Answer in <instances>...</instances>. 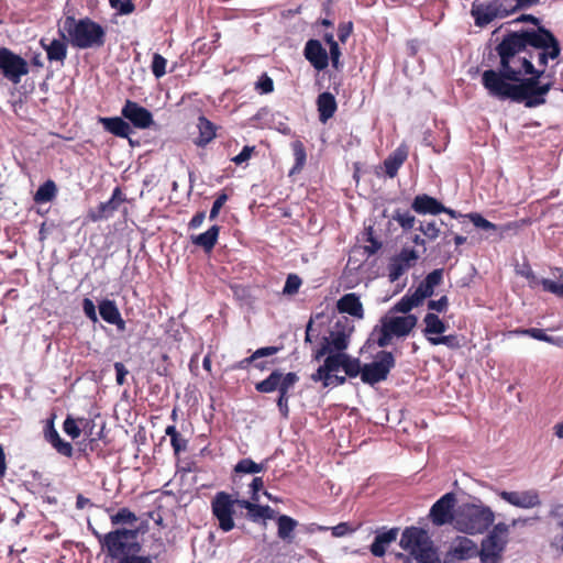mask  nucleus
<instances>
[{
  "mask_svg": "<svg viewBox=\"0 0 563 563\" xmlns=\"http://www.w3.org/2000/svg\"><path fill=\"white\" fill-rule=\"evenodd\" d=\"M498 495L506 503L519 508H533L541 505L539 494L534 489L525 492L501 490Z\"/></svg>",
  "mask_w": 563,
  "mask_h": 563,
  "instance_id": "obj_21",
  "label": "nucleus"
},
{
  "mask_svg": "<svg viewBox=\"0 0 563 563\" xmlns=\"http://www.w3.org/2000/svg\"><path fill=\"white\" fill-rule=\"evenodd\" d=\"M52 446L63 456L71 457L74 454V448L71 443L64 441L59 438Z\"/></svg>",
  "mask_w": 563,
  "mask_h": 563,
  "instance_id": "obj_59",
  "label": "nucleus"
},
{
  "mask_svg": "<svg viewBox=\"0 0 563 563\" xmlns=\"http://www.w3.org/2000/svg\"><path fill=\"white\" fill-rule=\"evenodd\" d=\"M317 110L319 114V121L327 123L338 110V103L335 97L329 92H321L316 100Z\"/></svg>",
  "mask_w": 563,
  "mask_h": 563,
  "instance_id": "obj_25",
  "label": "nucleus"
},
{
  "mask_svg": "<svg viewBox=\"0 0 563 563\" xmlns=\"http://www.w3.org/2000/svg\"><path fill=\"white\" fill-rule=\"evenodd\" d=\"M393 219L404 229L410 230L416 223V218L408 211L395 210Z\"/></svg>",
  "mask_w": 563,
  "mask_h": 563,
  "instance_id": "obj_47",
  "label": "nucleus"
},
{
  "mask_svg": "<svg viewBox=\"0 0 563 563\" xmlns=\"http://www.w3.org/2000/svg\"><path fill=\"white\" fill-rule=\"evenodd\" d=\"M420 255L409 247H402L401 251L393 256L388 263V278L391 283L398 280L405 273L416 265Z\"/></svg>",
  "mask_w": 563,
  "mask_h": 563,
  "instance_id": "obj_16",
  "label": "nucleus"
},
{
  "mask_svg": "<svg viewBox=\"0 0 563 563\" xmlns=\"http://www.w3.org/2000/svg\"><path fill=\"white\" fill-rule=\"evenodd\" d=\"M303 56L318 71L324 70L329 65V55L319 40L307 41L303 48Z\"/></svg>",
  "mask_w": 563,
  "mask_h": 563,
  "instance_id": "obj_22",
  "label": "nucleus"
},
{
  "mask_svg": "<svg viewBox=\"0 0 563 563\" xmlns=\"http://www.w3.org/2000/svg\"><path fill=\"white\" fill-rule=\"evenodd\" d=\"M311 379L313 382H322L323 387H329L333 384L332 382V375H329V373L324 369L323 365L319 366L316 373L311 375Z\"/></svg>",
  "mask_w": 563,
  "mask_h": 563,
  "instance_id": "obj_60",
  "label": "nucleus"
},
{
  "mask_svg": "<svg viewBox=\"0 0 563 563\" xmlns=\"http://www.w3.org/2000/svg\"><path fill=\"white\" fill-rule=\"evenodd\" d=\"M99 540V543L107 555L111 559H118L119 561L123 556H130L131 554L140 551V544L135 542L137 531L132 529H115L106 534L95 532Z\"/></svg>",
  "mask_w": 563,
  "mask_h": 563,
  "instance_id": "obj_7",
  "label": "nucleus"
},
{
  "mask_svg": "<svg viewBox=\"0 0 563 563\" xmlns=\"http://www.w3.org/2000/svg\"><path fill=\"white\" fill-rule=\"evenodd\" d=\"M99 314L102 318H117L121 317L119 309L113 300L103 299L98 305Z\"/></svg>",
  "mask_w": 563,
  "mask_h": 563,
  "instance_id": "obj_46",
  "label": "nucleus"
},
{
  "mask_svg": "<svg viewBox=\"0 0 563 563\" xmlns=\"http://www.w3.org/2000/svg\"><path fill=\"white\" fill-rule=\"evenodd\" d=\"M411 209L418 214L437 216L442 213V210H444V205L434 197H431L427 194H421L413 198L411 202Z\"/></svg>",
  "mask_w": 563,
  "mask_h": 563,
  "instance_id": "obj_24",
  "label": "nucleus"
},
{
  "mask_svg": "<svg viewBox=\"0 0 563 563\" xmlns=\"http://www.w3.org/2000/svg\"><path fill=\"white\" fill-rule=\"evenodd\" d=\"M118 563H153L152 558L147 555H137L136 553L130 556H123Z\"/></svg>",
  "mask_w": 563,
  "mask_h": 563,
  "instance_id": "obj_64",
  "label": "nucleus"
},
{
  "mask_svg": "<svg viewBox=\"0 0 563 563\" xmlns=\"http://www.w3.org/2000/svg\"><path fill=\"white\" fill-rule=\"evenodd\" d=\"M298 526V521L287 515H280L277 518V536L284 541L291 542L294 531Z\"/></svg>",
  "mask_w": 563,
  "mask_h": 563,
  "instance_id": "obj_33",
  "label": "nucleus"
},
{
  "mask_svg": "<svg viewBox=\"0 0 563 563\" xmlns=\"http://www.w3.org/2000/svg\"><path fill=\"white\" fill-rule=\"evenodd\" d=\"M418 230L430 241H434L440 234V229L435 221L420 222Z\"/></svg>",
  "mask_w": 563,
  "mask_h": 563,
  "instance_id": "obj_51",
  "label": "nucleus"
},
{
  "mask_svg": "<svg viewBox=\"0 0 563 563\" xmlns=\"http://www.w3.org/2000/svg\"><path fill=\"white\" fill-rule=\"evenodd\" d=\"M476 555V543L467 537H457L445 554L444 563H453L454 560L465 561Z\"/></svg>",
  "mask_w": 563,
  "mask_h": 563,
  "instance_id": "obj_19",
  "label": "nucleus"
},
{
  "mask_svg": "<svg viewBox=\"0 0 563 563\" xmlns=\"http://www.w3.org/2000/svg\"><path fill=\"white\" fill-rule=\"evenodd\" d=\"M512 44L516 47L530 45L533 48L544 49L551 59L558 58L561 53L559 40L544 26H539L537 30H528V34L522 38L516 36V42H512Z\"/></svg>",
  "mask_w": 563,
  "mask_h": 563,
  "instance_id": "obj_9",
  "label": "nucleus"
},
{
  "mask_svg": "<svg viewBox=\"0 0 563 563\" xmlns=\"http://www.w3.org/2000/svg\"><path fill=\"white\" fill-rule=\"evenodd\" d=\"M228 199H229V196L224 191H221L217 196V198L213 201V205L211 207L210 213H209V219L210 220L217 219L221 208L224 206V203L228 201Z\"/></svg>",
  "mask_w": 563,
  "mask_h": 563,
  "instance_id": "obj_57",
  "label": "nucleus"
},
{
  "mask_svg": "<svg viewBox=\"0 0 563 563\" xmlns=\"http://www.w3.org/2000/svg\"><path fill=\"white\" fill-rule=\"evenodd\" d=\"M527 34H528V30L520 31V32H509L503 37L501 42L496 46V52L498 55L500 52V47L504 44L508 43V45L514 47L512 55H511V57H509V67H510V69H512L515 71H519V78L523 74H534V66L530 60L532 57L531 54H529V56L520 55L521 53H525L527 51V47L529 45H525L523 47H516L512 44V42H516V36H519L522 38Z\"/></svg>",
  "mask_w": 563,
  "mask_h": 563,
  "instance_id": "obj_12",
  "label": "nucleus"
},
{
  "mask_svg": "<svg viewBox=\"0 0 563 563\" xmlns=\"http://www.w3.org/2000/svg\"><path fill=\"white\" fill-rule=\"evenodd\" d=\"M422 302L417 298L411 289L395 305L394 309L401 313H408L415 307H418Z\"/></svg>",
  "mask_w": 563,
  "mask_h": 563,
  "instance_id": "obj_39",
  "label": "nucleus"
},
{
  "mask_svg": "<svg viewBox=\"0 0 563 563\" xmlns=\"http://www.w3.org/2000/svg\"><path fill=\"white\" fill-rule=\"evenodd\" d=\"M167 59L158 53L153 54L151 70L159 79L166 74Z\"/></svg>",
  "mask_w": 563,
  "mask_h": 563,
  "instance_id": "obj_48",
  "label": "nucleus"
},
{
  "mask_svg": "<svg viewBox=\"0 0 563 563\" xmlns=\"http://www.w3.org/2000/svg\"><path fill=\"white\" fill-rule=\"evenodd\" d=\"M520 333L528 334L539 341H545V342L553 343L559 346L563 345V336L548 335L544 332V330H542V329L530 328V329L520 331Z\"/></svg>",
  "mask_w": 563,
  "mask_h": 563,
  "instance_id": "obj_43",
  "label": "nucleus"
},
{
  "mask_svg": "<svg viewBox=\"0 0 563 563\" xmlns=\"http://www.w3.org/2000/svg\"><path fill=\"white\" fill-rule=\"evenodd\" d=\"M345 353H335V354H329L324 362L323 367L329 373V375H332V373L338 372L343 366V360H344Z\"/></svg>",
  "mask_w": 563,
  "mask_h": 563,
  "instance_id": "obj_45",
  "label": "nucleus"
},
{
  "mask_svg": "<svg viewBox=\"0 0 563 563\" xmlns=\"http://www.w3.org/2000/svg\"><path fill=\"white\" fill-rule=\"evenodd\" d=\"M299 382V376L295 372L283 374L280 371H273L265 379L255 384V390L262 394L278 391L276 405L284 418L289 416V389Z\"/></svg>",
  "mask_w": 563,
  "mask_h": 563,
  "instance_id": "obj_6",
  "label": "nucleus"
},
{
  "mask_svg": "<svg viewBox=\"0 0 563 563\" xmlns=\"http://www.w3.org/2000/svg\"><path fill=\"white\" fill-rule=\"evenodd\" d=\"M78 422H79L78 419L76 420L71 416H67V418L64 420L63 430L71 439L79 438V435L81 433V429L78 426Z\"/></svg>",
  "mask_w": 563,
  "mask_h": 563,
  "instance_id": "obj_52",
  "label": "nucleus"
},
{
  "mask_svg": "<svg viewBox=\"0 0 563 563\" xmlns=\"http://www.w3.org/2000/svg\"><path fill=\"white\" fill-rule=\"evenodd\" d=\"M65 40L66 38H54L48 44L45 43V38L41 40V45L45 49L47 59L49 62H60L64 64V60L67 57V44Z\"/></svg>",
  "mask_w": 563,
  "mask_h": 563,
  "instance_id": "obj_29",
  "label": "nucleus"
},
{
  "mask_svg": "<svg viewBox=\"0 0 563 563\" xmlns=\"http://www.w3.org/2000/svg\"><path fill=\"white\" fill-rule=\"evenodd\" d=\"M426 328L423 330L426 338H437L445 332L448 324L442 319H424Z\"/></svg>",
  "mask_w": 563,
  "mask_h": 563,
  "instance_id": "obj_38",
  "label": "nucleus"
},
{
  "mask_svg": "<svg viewBox=\"0 0 563 563\" xmlns=\"http://www.w3.org/2000/svg\"><path fill=\"white\" fill-rule=\"evenodd\" d=\"M399 545L408 551L419 563H442L427 530L419 527H407L400 538Z\"/></svg>",
  "mask_w": 563,
  "mask_h": 563,
  "instance_id": "obj_5",
  "label": "nucleus"
},
{
  "mask_svg": "<svg viewBox=\"0 0 563 563\" xmlns=\"http://www.w3.org/2000/svg\"><path fill=\"white\" fill-rule=\"evenodd\" d=\"M456 495L452 492L441 496L430 508L428 518L435 527L452 525L456 527Z\"/></svg>",
  "mask_w": 563,
  "mask_h": 563,
  "instance_id": "obj_14",
  "label": "nucleus"
},
{
  "mask_svg": "<svg viewBox=\"0 0 563 563\" xmlns=\"http://www.w3.org/2000/svg\"><path fill=\"white\" fill-rule=\"evenodd\" d=\"M258 501L240 499L238 500V507L246 509V517L253 521L257 522L262 519V505L257 504Z\"/></svg>",
  "mask_w": 563,
  "mask_h": 563,
  "instance_id": "obj_41",
  "label": "nucleus"
},
{
  "mask_svg": "<svg viewBox=\"0 0 563 563\" xmlns=\"http://www.w3.org/2000/svg\"><path fill=\"white\" fill-rule=\"evenodd\" d=\"M514 47L504 44L500 47L499 58L500 68L499 70L487 69L482 75V84L487 90L490 97L498 100H511L518 102V82L519 71H515L509 67V57L512 55Z\"/></svg>",
  "mask_w": 563,
  "mask_h": 563,
  "instance_id": "obj_1",
  "label": "nucleus"
},
{
  "mask_svg": "<svg viewBox=\"0 0 563 563\" xmlns=\"http://www.w3.org/2000/svg\"><path fill=\"white\" fill-rule=\"evenodd\" d=\"M339 313H346L351 317H363V305L360 297L354 294H345L336 302Z\"/></svg>",
  "mask_w": 563,
  "mask_h": 563,
  "instance_id": "obj_27",
  "label": "nucleus"
},
{
  "mask_svg": "<svg viewBox=\"0 0 563 563\" xmlns=\"http://www.w3.org/2000/svg\"><path fill=\"white\" fill-rule=\"evenodd\" d=\"M518 273L525 277L531 288H537L540 286L541 278H539L529 264H523L522 267L518 271Z\"/></svg>",
  "mask_w": 563,
  "mask_h": 563,
  "instance_id": "obj_56",
  "label": "nucleus"
},
{
  "mask_svg": "<svg viewBox=\"0 0 563 563\" xmlns=\"http://www.w3.org/2000/svg\"><path fill=\"white\" fill-rule=\"evenodd\" d=\"M329 342L333 351L343 353L349 346V334L345 332V325L339 319L335 324V330L330 332Z\"/></svg>",
  "mask_w": 563,
  "mask_h": 563,
  "instance_id": "obj_32",
  "label": "nucleus"
},
{
  "mask_svg": "<svg viewBox=\"0 0 563 563\" xmlns=\"http://www.w3.org/2000/svg\"><path fill=\"white\" fill-rule=\"evenodd\" d=\"M110 7L118 11L119 14H131L135 10L132 0H109Z\"/></svg>",
  "mask_w": 563,
  "mask_h": 563,
  "instance_id": "obj_54",
  "label": "nucleus"
},
{
  "mask_svg": "<svg viewBox=\"0 0 563 563\" xmlns=\"http://www.w3.org/2000/svg\"><path fill=\"white\" fill-rule=\"evenodd\" d=\"M292 155L295 158V164L290 169V175L300 173L306 165L307 162V152L303 143L299 140H296L291 143Z\"/></svg>",
  "mask_w": 563,
  "mask_h": 563,
  "instance_id": "obj_36",
  "label": "nucleus"
},
{
  "mask_svg": "<svg viewBox=\"0 0 563 563\" xmlns=\"http://www.w3.org/2000/svg\"><path fill=\"white\" fill-rule=\"evenodd\" d=\"M0 70L4 78L18 85L29 74V64L20 55L7 47H0Z\"/></svg>",
  "mask_w": 563,
  "mask_h": 563,
  "instance_id": "obj_15",
  "label": "nucleus"
},
{
  "mask_svg": "<svg viewBox=\"0 0 563 563\" xmlns=\"http://www.w3.org/2000/svg\"><path fill=\"white\" fill-rule=\"evenodd\" d=\"M417 319H382L372 332L373 340L379 347L389 345L393 339L408 335L416 327Z\"/></svg>",
  "mask_w": 563,
  "mask_h": 563,
  "instance_id": "obj_10",
  "label": "nucleus"
},
{
  "mask_svg": "<svg viewBox=\"0 0 563 563\" xmlns=\"http://www.w3.org/2000/svg\"><path fill=\"white\" fill-rule=\"evenodd\" d=\"M509 526L505 522L496 523L487 536H494L495 540H507Z\"/></svg>",
  "mask_w": 563,
  "mask_h": 563,
  "instance_id": "obj_62",
  "label": "nucleus"
},
{
  "mask_svg": "<svg viewBox=\"0 0 563 563\" xmlns=\"http://www.w3.org/2000/svg\"><path fill=\"white\" fill-rule=\"evenodd\" d=\"M342 369L351 378L357 377L358 375L362 377L363 366L361 365V361L351 357L346 353L344 355Z\"/></svg>",
  "mask_w": 563,
  "mask_h": 563,
  "instance_id": "obj_42",
  "label": "nucleus"
},
{
  "mask_svg": "<svg viewBox=\"0 0 563 563\" xmlns=\"http://www.w3.org/2000/svg\"><path fill=\"white\" fill-rule=\"evenodd\" d=\"M99 121L108 132L115 136L129 137L132 132L130 124L124 120V118H100Z\"/></svg>",
  "mask_w": 563,
  "mask_h": 563,
  "instance_id": "obj_31",
  "label": "nucleus"
},
{
  "mask_svg": "<svg viewBox=\"0 0 563 563\" xmlns=\"http://www.w3.org/2000/svg\"><path fill=\"white\" fill-rule=\"evenodd\" d=\"M59 34L69 42L73 47L79 49L100 48L106 44V29L90 18L76 19L66 16L63 21Z\"/></svg>",
  "mask_w": 563,
  "mask_h": 563,
  "instance_id": "obj_2",
  "label": "nucleus"
},
{
  "mask_svg": "<svg viewBox=\"0 0 563 563\" xmlns=\"http://www.w3.org/2000/svg\"><path fill=\"white\" fill-rule=\"evenodd\" d=\"M507 540H495L494 536H486L477 551L482 563H500Z\"/></svg>",
  "mask_w": 563,
  "mask_h": 563,
  "instance_id": "obj_20",
  "label": "nucleus"
},
{
  "mask_svg": "<svg viewBox=\"0 0 563 563\" xmlns=\"http://www.w3.org/2000/svg\"><path fill=\"white\" fill-rule=\"evenodd\" d=\"M434 291L433 287H430L424 280H422L418 287L413 290L415 295L421 302L428 297H431Z\"/></svg>",
  "mask_w": 563,
  "mask_h": 563,
  "instance_id": "obj_63",
  "label": "nucleus"
},
{
  "mask_svg": "<svg viewBox=\"0 0 563 563\" xmlns=\"http://www.w3.org/2000/svg\"><path fill=\"white\" fill-rule=\"evenodd\" d=\"M472 14L477 26H485L496 18H505L511 14V11L503 9L501 3L494 1L487 4L474 5Z\"/></svg>",
  "mask_w": 563,
  "mask_h": 563,
  "instance_id": "obj_18",
  "label": "nucleus"
},
{
  "mask_svg": "<svg viewBox=\"0 0 563 563\" xmlns=\"http://www.w3.org/2000/svg\"><path fill=\"white\" fill-rule=\"evenodd\" d=\"M119 202L113 203L112 201H104L100 202L98 207L95 210H89L87 218L92 221L97 222L103 219H108L113 214V212L118 209Z\"/></svg>",
  "mask_w": 563,
  "mask_h": 563,
  "instance_id": "obj_35",
  "label": "nucleus"
},
{
  "mask_svg": "<svg viewBox=\"0 0 563 563\" xmlns=\"http://www.w3.org/2000/svg\"><path fill=\"white\" fill-rule=\"evenodd\" d=\"M408 157V148L405 145L398 146L384 161L385 173L389 178L397 176L399 168Z\"/></svg>",
  "mask_w": 563,
  "mask_h": 563,
  "instance_id": "obj_26",
  "label": "nucleus"
},
{
  "mask_svg": "<svg viewBox=\"0 0 563 563\" xmlns=\"http://www.w3.org/2000/svg\"><path fill=\"white\" fill-rule=\"evenodd\" d=\"M473 224L477 228L484 229V230H496V225L492 223L490 221L483 218L479 213H470L467 216Z\"/></svg>",
  "mask_w": 563,
  "mask_h": 563,
  "instance_id": "obj_61",
  "label": "nucleus"
},
{
  "mask_svg": "<svg viewBox=\"0 0 563 563\" xmlns=\"http://www.w3.org/2000/svg\"><path fill=\"white\" fill-rule=\"evenodd\" d=\"M495 512L484 504L463 503L456 507L455 530L465 534H482L493 526Z\"/></svg>",
  "mask_w": 563,
  "mask_h": 563,
  "instance_id": "obj_3",
  "label": "nucleus"
},
{
  "mask_svg": "<svg viewBox=\"0 0 563 563\" xmlns=\"http://www.w3.org/2000/svg\"><path fill=\"white\" fill-rule=\"evenodd\" d=\"M110 521L112 526L134 525L137 521V517L129 508L123 507L120 508L118 512L110 516Z\"/></svg>",
  "mask_w": 563,
  "mask_h": 563,
  "instance_id": "obj_40",
  "label": "nucleus"
},
{
  "mask_svg": "<svg viewBox=\"0 0 563 563\" xmlns=\"http://www.w3.org/2000/svg\"><path fill=\"white\" fill-rule=\"evenodd\" d=\"M399 545L408 551L419 563H442L427 530L419 527H407L400 538Z\"/></svg>",
  "mask_w": 563,
  "mask_h": 563,
  "instance_id": "obj_4",
  "label": "nucleus"
},
{
  "mask_svg": "<svg viewBox=\"0 0 563 563\" xmlns=\"http://www.w3.org/2000/svg\"><path fill=\"white\" fill-rule=\"evenodd\" d=\"M357 527H352L349 522H340L339 525L331 528V533L335 538L344 537L357 530Z\"/></svg>",
  "mask_w": 563,
  "mask_h": 563,
  "instance_id": "obj_58",
  "label": "nucleus"
},
{
  "mask_svg": "<svg viewBox=\"0 0 563 563\" xmlns=\"http://www.w3.org/2000/svg\"><path fill=\"white\" fill-rule=\"evenodd\" d=\"M121 114L136 129L145 130L154 124L151 111L130 99L122 107Z\"/></svg>",
  "mask_w": 563,
  "mask_h": 563,
  "instance_id": "obj_17",
  "label": "nucleus"
},
{
  "mask_svg": "<svg viewBox=\"0 0 563 563\" xmlns=\"http://www.w3.org/2000/svg\"><path fill=\"white\" fill-rule=\"evenodd\" d=\"M395 363L396 361L391 352H378L374 362L363 366L362 382L373 386L379 382L386 380L391 368L395 367Z\"/></svg>",
  "mask_w": 563,
  "mask_h": 563,
  "instance_id": "obj_13",
  "label": "nucleus"
},
{
  "mask_svg": "<svg viewBox=\"0 0 563 563\" xmlns=\"http://www.w3.org/2000/svg\"><path fill=\"white\" fill-rule=\"evenodd\" d=\"M301 284L302 280L297 274H289L286 278L283 292L286 295H295L298 292Z\"/></svg>",
  "mask_w": 563,
  "mask_h": 563,
  "instance_id": "obj_53",
  "label": "nucleus"
},
{
  "mask_svg": "<svg viewBox=\"0 0 563 563\" xmlns=\"http://www.w3.org/2000/svg\"><path fill=\"white\" fill-rule=\"evenodd\" d=\"M365 234L366 242L369 244L364 246V251L367 253V255L371 256L376 254L382 249V242L374 236V230L372 227L365 229Z\"/></svg>",
  "mask_w": 563,
  "mask_h": 563,
  "instance_id": "obj_49",
  "label": "nucleus"
},
{
  "mask_svg": "<svg viewBox=\"0 0 563 563\" xmlns=\"http://www.w3.org/2000/svg\"><path fill=\"white\" fill-rule=\"evenodd\" d=\"M197 128L199 130V135L195 140V144L198 147L207 146L213 139L217 136V126L205 115H200L198 118Z\"/></svg>",
  "mask_w": 563,
  "mask_h": 563,
  "instance_id": "obj_30",
  "label": "nucleus"
},
{
  "mask_svg": "<svg viewBox=\"0 0 563 563\" xmlns=\"http://www.w3.org/2000/svg\"><path fill=\"white\" fill-rule=\"evenodd\" d=\"M399 528H390L386 530L385 527L376 531L375 539L369 547L371 553L376 558L385 555L387 548L397 540Z\"/></svg>",
  "mask_w": 563,
  "mask_h": 563,
  "instance_id": "obj_23",
  "label": "nucleus"
},
{
  "mask_svg": "<svg viewBox=\"0 0 563 563\" xmlns=\"http://www.w3.org/2000/svg\"><path fill=\"white\" fill-rule=\"evenodd\" d=\"M266 470L265 463H256L252 459H242L235 466L234 472L240 474H257Z\"/></svg>",
  "mask_w": 563,
  "mask_h": 563,
  "instance_id": "obj_37",
  "label": "nucleus"
},
{
  "mask_svg": "<svg viewBox=\"0 0 563 563\" xmlns=\"http://www.w3.org/2000/svg\"><path fill=\"white\" fill-rule=\"evenodd\" d=\"M220 227L214 224L206 232L198 235H191L190 241L194 245L200 246L206 253H211L218 243Z\"/></svg>",
  "mask_w": 563,
  "mask_h": 563,
  "instance_id": "obj_28",
  "label": "nucleus"
},
{
  "mask_svg": "<svg viewBox=\"0 0 563 563\" xmlns=\"http://www.w3.org/2000/svg\"><path fill=\"white\" fill-rule=\"evenodd\" d=\"M56 195L57 186L54 180L48 179L37 188L33 199L36 203H46L53 201Z\"/></svg>",
  "mask_w": 563,
  "mask_h": 563,
  "instance_id": "obj_34",
  "label": "nucleus"
},
{
  "mask_svg": "<svg viewBox=\"0 0 563 563\" xmlns=\"http://www.w3.org/2000/svg\"><path fill=\"white\" fill-rule=\"evenodd\" d=\"M543 69L534 67V74H529L530 77L521 78L518 81V103L523 102L527 108H536L547 102L545 96L552 88V82L541 84L540 79L543 76Z\"/></svg>",
  "mask_w": 563,
  "mask_h": 563,
  "instance_id": "obj_8",
  "label": "nucleus"
},
{
  "mask_svg": "<svg viewBox=\"0 0 563 563\" xmlns=\"http://www.w3.org/2000/svg\"><path fill=\"white\" fill-rule=\"evenodd\" d=\"M255 90L260 92L261 95H267L274 91V81L273 79L266 74H262L258 78V80L255 82Z\"/></svg>",
  "mask_w": 563,
  "mask_h": 563,
  "instance_id": "obj_50",
  "label": "nucleus"
},
{
  "mask_svg": "<svg viewBox=\"0 0 563 563\" xmlns=\"http://www.w3.org/2000/svg\"><path fill=\"white\" fill-rule=\"evenodd\" d=\"M430 343L433 345H446L451 349H456L460 346V340L457 335L455 334H449V335H439L437 338H430Z\"/></svg>",
  "mask_w": 563,
  "mask_h": 563,
  "instance_id": "obj_55",
  "label": "nucleus"
},
{
  "mask_svg": "<svg viewBox=\"0 0 563 563\" xmlns=\"http://www.w3.org/2000/svg\"><path fill=\"white\" fill-rule=\"evenodd\" d=\"M238 500L227 492H218L211 500L212 516L218 520L219 529L223 532H229L235 527L233 516Z\"/></svg>",
  "mask_w": 563,
  "mask_h": 563,
  "instance_id": "obj_11",
  "label": "nucleus"
},
{
  "mask_svg": "<svg viewBox=\"0 0 563 563\" xmlns=\"http://www.w3.org/2000/svg\"><path fill=\"white\" fill-rule=\"evenodd\" d=\"M165 332L168 338L179 342L183 340V335L186 332V329L180 322H177L175 319H168V321L165 324Z\"/></svg>",
  "mask_w": 563,
  "mask_h": 563,
  "instance_id": "obj_44",
  "label": "nucleus"
}]
</instances>
